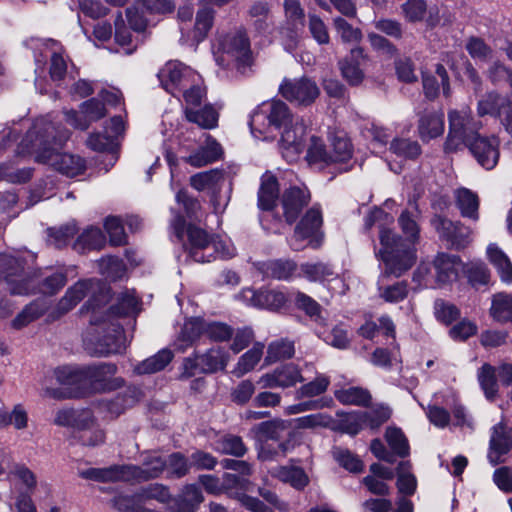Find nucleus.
Instances as JSON below:
<instances>
[{
    "instance_id": "f257e3e1",
    "label": "nucleus",
    "mask_w": 512,
    "mask_h": 512,
    "mask_svg": "<svg viewBox=\"0 0 512 512\" xmlns=\"http://www.w3.org/2000/svg\"><path fill=\"white\" fill-rule=\"evenodd\" d=\"M89 293H92L89 299L96 298L93 304L98 305L107 314H111L115 321L117 316H128L137 313L138 299L132 292L121 293L117 299V305L106 308L105 306L110 299V289L99 280L88 279L79 280L67 289L53 311L54 318L71 311Z\"/></svg>"
},
{
    "instance_id": "f03ea898",
    "label": "nucleus",
    "mask_w": 512,
    "mask_h": 512,
    "mask_svg": "<svg viewBox=\"0 0 512 512\" xmlns=\"http://www.w3.org/2000/svg\"><path fill=\"white\" fill-rule=\"evenodd\" d=\"M94 301L95 297L89 299L81 308L82 314L89 315V328L84 339L85 349L95 356L121 353L125 348L122 327L111 314H107L98 305L95 306Z\"/></svg>"
},
{
    "instance_id": "7ed1b4c3",
    "label": "nucleus",
    "mask_w": 512,
    "mask_h": 512,
    "mask_svg": "<svg viewBox=\"0 0 512 512\" xmlns=\"http://www.w3.org/2000/svg\"><path fill=\"white\" fill-rule=\"evenodd\" d=\"M68 138L67 131L60 132L55 125H47L43 132H38V148L34 152V160L47 164L68 177H75L83 173L86 168L83 158L59 152V149Z\"/></svg>"
},
{
    "instance_id": "20e7f679",
    "label": "nucleus",
    "mask_w": 512,
    "mask_h": 512,
    "mask_svg": "<svg viewBox=\"0 0 512 512\" xmlns=\"http://www.w3.org/2000/svg\"><path fill=\"white\" fill-rule=\"evenodd\" d=\"M382 248L379 256L384 263L382 278L400 277L415 264L417 256L414 246L406 244L402 237L391 229H382L379 236Z\"/></svg>"
},
{
    "instance_id": "39448f33",
    "label": "nucleus",
    "mask_w": 512,
    "mask_h": 512,
    "mask_svg": "<svg viewBox=\"0 0 512 512\" xmlns=\"http://www.w3.org/2000/svg\"><path fill=\"white\" fill-rule=\"evenodd\" d=\"M294 119L289 107L281 100L262 104L251 115L249 126L255 138L268 140L276 137L275 132Z\"/></svg>"
},
{
    "instance_id": "423d86ee",
    "label": "nucleus",
    "mask_w": 512,
    "mask_h": 512,
    "mask_svg": "<svg viewBox=\"0 0 512 512\" xmlns=\"http://www.w3.org/2000/svg\"><path fill=\"white\" fill-rule=\"evenodd\" d=\"M449 132L445 142V151H456L462 144L467 145L479 136L482 122L476 119L471 109L464 106L448 112Z\"/></svg>"
},
{
    "instance_id": "0eeeda50",
    "label": "nucleus",
    "mask_w": 512,
    "mask_h": 512,
    "mask_svg": "<svg viewBox=\"0 0 512 512\" xmlns=\"http://www.w3.org/2000/svg\"><path fill=\"white\" fill-rule=\"evenodd\" d=\"M25 259L9 253L0 254V278L6 283V289L12 296H29L32 280L25 270Z\"/></svg>"
},
{
    "instance_id": "6e6552de",
    "label": "nucleus",
    "mask_w": 512,
    "mask_h": 512,
    "mask_svg": "<svg viewBox=\"0 0 512 512\" xmlns=\"http://www.w3.org/2000/svg\"><path fill=\"white\" fill-rule=\"evenodd\" d=\"M25 259L9 253L0 254V278L6 283V289L12 296H29L32 280L25 270Z\"/></svg>"
},
{
    "instance_id": "1a4fd4ad",
    "label": "nucleus",
    "mask_w": 512,
    "mask_h": 512,
    "mask_svg": "<svg viewBox=\"0 0 512 512\" xmlns=\"http://www.w3.org/2000/svg\"><path fill=\"white\" fill-rule=\"evenodd\" d=\"M220 66H229L232 63L247 65L250 62L251 50L249 39L244 32L237 31L224 36L219 43L215 54Z\"/></svg>"
},
{
    "instance_id": "9d476101",
    "label": "nucleus",
    "mask_w": 512,
    "mask_h": 512,
    "mask_svg": "<svg viewBox=\"0 0 512 512\" xmlns=\"http://www.w3.org/2000/svg\"><path fill=\"white\" fill-rule=\"evenodd\" d=\"M229 354L223 347H212L205 353L186 358L182 376L192 377L197 373H215L224 370L229 362Z\"/></svg>"
},
{
    "instance_id": "9b49d317",
    "label": "nucleus",
    "mask_w": 512,
    "mask_h": 512,
    "mask_svg": "<svg viewBox=\"0 0 512 512\" xmlns=\"http://www.w3.org/2000/svg\"><path fill=\"white\" fill-rule=\"evenodd\" d=\"M158 78L162 87L176 96L183 88L199 80V74L178 61H169L158 72Z\"/></svg>"
},
{
    "instance_id": "f8f14e48",
    "label": "nucleus",
    "mask_w": 512,
    "mask_h": 512,
    "mask_svg": "<svg viewBox=\"0 0 512 512\" xmlns=\"http://www.w3.org/2000/svg\"><path fill=\"white\" fill-rule=\"evenodd\" d=\"M279 92L289 102L302 106L311 105L320 95L317 83L308 77L284 79Z\"/></svg>"
},
{
    "instance_id": "ddd939ff",
    "label": "nucleus",
    "mask_w": 512,
    "mask_h": 512,
    "mask_svg": "<svg viewBox=\"0 0 512 512\" xmlns=\"http://www.w3.org/2000/svg\"><path fill=\"white\" fill-rule=\"evenodd\" d=\"M231 0H203L202 8L196 14L195 23L192 29L181 25L182 40L197 45L203 41L213 25L214 14L212 6L221 7Z\"/></svg>"
},
{
    "instance_id": "4468645a",
    "label": "nucleus",
    "mask_w": 512,
    "mask_h": 512,
    "mask_svg": "<svg viewBox=\"0 0 512 512\" xmlns=\"http://www.w3.org/2000/svg\"><path fill=\"white\" fill-rule=\"evenodd\" d=\"M117 366L113 363H99L81 368L83 379L89 381L96 391H112L124 385L122 378H115Z\"/></svg>"
},
{
    "instance_id": "2eb2a0df",
    "label": "nucleus",
    "mask_w": 512,
    "mask_h": 512,
    "mask_svg": "<svg viewBox=\"0 0 512 512\" xmlns=\"http://www.w3.org/2000/svg\"><path fill=\"white\" fill-rule=\"evenodd\" d=\"M430 222L439 237L452 248H465L471 241V230L458 221L453 222L443 216L435 215Z\"/></svg>"
},
{
    "instance_id": "dca6fc26",
    "label": "nucleus",
    "mask_w": 512,
    "mask_h": 512,
    "mask_svg": "<svg viewBox=\"0 0 512 512\" xmlns=\"http://www.w3.org/2000/svg\"><path fill=\"white\" fill-rule=\"evenodd\" d=\"M281 133V148L283 156L289 161H293L304 150V137L306 126L303 119L296 117L292 123L284 126Z\"/></svg>"
},
{
    "instance_id": "f3484780",
    "label": "nucleus",
    "mask_w": 512,
    "mask_h": 512,
    "mask_svg": "<svg viewBox=\"0 0 512 512\" xmlns=\"http://www.w3.org/2000/svg\"><path fill=\"white\" fill-rule=\"evenodd\" d=\"M512 450V427L500 422L491 428L487 458L490 464L504 462V456Z\"/></svg>"
},
{
    "instance_id": "a211bd4d",
    "label": "nucleus",
    "mask_w": 512,
    "mask_h": 512,
    "mask_svg": "<svg viewBox=\"0 0 512 512\" xmlns=\"http://www.w3.org/2000/svg\"><path fill=\"white\" fill-rule=\"evenodd\" d=\"M322 222L323 219L320 209L313 206L296 225L294 231L295 240L301 241L310 239L309 245L314 249L318 248L323 239V233L320 231Z\"/></svg>"
},
{
    "instance_id": "6ab92c4d",
    "label": "nucleus",
    "mask_w": 512,
    "mask_h": 512,
    "mask_svg": "<svg viewBox=\"0 0 512 512\" xmlns=\"http://www.w3.org/2000/svg\"><path fill=\"white\" fill-rule=\"evenodd\" d=\"M166 460L157 453L147 454L141 466L125 465L127 481H147L158 478L166 468Z\"/></svg>"
},
{
    "instance_id": "aec40b11",
    "label": "nucleus",
    "mask_w": 512,
    "mask_h": 512,
    "mask_svg": "<svg viewBox=\"0 0 512 512\" xmlns=\"http://www.w3.org/2000/svg\"><path fill=\"white\" fill-rule=\"evenodd\" d=\"M310 199V192L305 187L294 186L284 191L281 204L284 217L289 224L297 220L304 207L309 204Z\"/></svg>"
},
{
    "instance_id": "412c9836",
    "label": "nucleus",
    "mask_w": 512,
    "mask_h": 512,
    "mask_svg": "<svg viewBox=\"0 0 512 512\" xmlns=\"http://www.w3.org/2000/svg\"><path fill=\"white\" fill-rule=\"evenodd\" d=\"M421 218V211L415 199H409L408 208L403 210L398 217V225L404 235V242L414 246L420 240V226L419 219Z\"/></svg>"
},
{
    "instance_id": "4be33fe9",
    "label": "nucleus",
    "mask_w": 512,
    "mask_h": 512,
    "mask_svg": "<svg viewBox=\"0 0 512 512\" xmlns=\"http://www.w3.org/2000/svg\"><path fill=\"white\" fill-rule=\"evenodd\" d=\"M478 163L487 170L494 168L499 160V143L494 137L480 135L467 144Z\"/></svg>"
},
{
    "instance_id": "5701e85b",
    "label": "nucleus",
    "mask_w": 512,
    "mask_h": 512,
    "mask_svg": "<svg viewBox=\"0 0 512 512\" xmlns=\"http://www.w3.org/2000/svg\"><path fill=\"white\" fill-rule=\"evenodd\" d=\"M14 485L17 490L15 507L18 512H32L31 501V472L22 466L15 467L13 471Z\"/></svg>"
},
{
    "instance_id": "b1692460",
    "label": "nucleus",
    "mask_w": 512,
    "mask_h": 512,
    "mask_svg": "<svg viewBox=\"0 0 512 512\" xmlns=\"http://www.w3.org/2000/svg\"><path fill=\"white\" fill-rule=\"evenodd\" d=\"M189 256L198 263H207L208 248L211 246L212 237H210L203 229L189 225L186 229Z\"/></svg>"
},
{
    "instance_id": "393cba45",
    "label": "nucleus",
    "mask_w": 512,
    "mask_h": 512,
    "mask_svg": "<svg viewBox=\"0 0 512 512\" xmlns=\"http://www.w3.org/2000/svg\"><path fill=\"white\" fill-rule=\"evenodd\" d=\"M81 110L84 116L78 114L76 111H68L65 114L66 121L81 130L87 129L90 121L99 120L105 115L104 104L94 98L84 102L81 106Z\"/></svg>"
},
{
    "instance_id": "a878e982",
    "label": "nucleus",
    "mask_w": 512,
    "mask_h": 512,
    "mask_svg": "<svg viewBox=\"0 0 512 512\" xmlns=\"http://www.w3.org/2000/svg\"><path fill=\"white\" fill-rule=\"evenodd\" d=\"M365 60L364 51L360 47L351 49L350 53L339 61L342 77L353 86L359 85L364 79L361 65Z\"/></svg>"
},
{
    "instance_id": "bb28decb",
    "label": "nucleus",
    "mask_w": 512,
    "mask_h": 512,
    "mask_svg": "<svg viewBox=\"0 0 512 512\" xmlns=\"http://www.w3.org/2000/svg\"><path fill=\"white\" fill-rule=\"evenodd\" d=\"M436 271V282L438 285H445L458 278L462 269L460 258L455 255L439 254L434 260Z\"/></svg>"
},
{
    "instance_id": "cd10ccee",
    "label": "nucleus",
    "mask_w": 512,
    "mask_h": 512,
    "mask_svg": "<svg viewBox=\"0 0 512 512\" xmlns=\"http://www.w3.org/2000/svg\"><path fill=\"white\" fill-rule=\"evenodd\" d=\"M512 105V101L496 91L487 92L477 102L478 116L490 115L500 118L504 111Z\"/></svg>"
},
{
    "instance_id": "c85d7f7f",
    "label": "nucleus",
    "mask_w": 512,
    "mask_h": 512,
    "mask_svg": "<svg viewBox=\"0 0 512 512\" xmlns=\"http://www.w3.org/2000/svg\"><path fill=\"white\" fill-rule=\"evenodd\" d=\"M418 130L423 140L442 135L444 131V113L442 111L425 112L419 119Z\"/></svg>"
},
{
    "instance_id": "c756f323",
    "label": "nucleus",
    "mask_w": 512,
    "mask_h": 512,
    "mask_svg": "<svg viewBox=\"0 0 512 512\" xmlns=\"http://www.w3.org/2000/svg\"><path fill=\"white\" fill-rule=\"evenodd\" d=\"M78 474L83 479L98 482L127 481L125 465H113L107 468H89L79 471Z\"/></svg>"
},
{
    "instance_id": "7c9ffc66",
    "label": "nucleus",
    "mask_w": 512,
    "mask_h": 512,
    "mask_svg": "<svg viewBox=\"0 0 512 512\" xmlns=\"http://www.w3.org/2000/svg\"><path fill=\"white\" fill-rule=\"evenodd\" d=\"M279 197V187L275 176L265 173L261 178L258 191V207L261 210H272Z\"/></svg>"
},
{
    "instance_id": "2f4dec72",
    "label": "nucleus",
    "mask_w": 512,
    "mask_h": 512,
    "mask_svg": "<svg viewBox=\"0 0 512 512\" xmlns=\"http://www.w3.org/2000/svg\"><path fill=\"white\" fill-rule=\"evenodd\" d=\"M203 501L201 489L195 484H187L175 498L176 512H196Z\"/></svg>"
},
{
    "instance_id": "473e14b6",
    "label": "nucleus",
    "mask_w": 512,
    "mask_h": 512,
    "mask_svg": "<svg viewBox=\"0 0 512 512\" xmlns=\"http://www.w3.org/2000/svg\"><path fill=\"white\" fill-rule=\"evenodd\" d=\"M201 336H205V319L200 317L189 318L185 321L177 338L178 348L184 351Z\"/></svg>"
},
{
    "instance_id": "72a5a7b5",
    "label": "nucleus",
    "mask_w": 512,
    "mask_h": 512,
    "mask_svg": "<svg viewBox=\"0 0 512 512\" xmlns=\"http://www.w3.org/2000/svg\"><path fill=\"white\" fill-rule=\"evenodd\" d=\"M185 115L189 122L197 124L203 129H213L217 126L218 113L209 104L197 108H185Z\"/></svg>"
},
{
    "instance_id": "f704fd0d",
    "label": "nucleus",
    "mask_w": 512,
    "mask_h": 512,
    "mask_svg": "<svg viewBox=\"0 0 512 512\" xmlns=\"http://www.w3.org/2000/svg\"><path fill=\"white\" fill-rule=\"evenodd\" d=\"M300 275L310 282L331 280L336 275L333 267L325 262H306L300 265Z\"/></svg>"
},
{
    "instance_id": "c9c22d12",
    "label": "nucleus",
    "mask_w": 512,
    "mask_h": 512,
    "mask_svg": "<svg viewBox=\"0 0 512 512\" xmlns=\"http://www.w3.org/2000/svg\"><path fill=\"white\" fill-rule=\"evenodd\" d=\"M249 292L252 294V304L260 308L278 310L282 308L287 302V297L281 291L260 290L258 292H254L249 290Z\"/></svg>"
},
{
    "instance_id": "e433bc0d",
    "label": "nucleus",
    "mask_w": 512,
    "mask_h": 512,
    "mask_svg": "<svg viewBox=\"0 0 512 512\" xmlns=\"http://www.w3.org/2000/svg\"><path fill=\"white\" fill-rule=\"evenodd\" d=\"M173 359L172 351L163 349L134 367V373L138 375L152 374L164 369Z\"/></svg>"
},
{
    "instance_id": "4c0bfd02",
    "label": "nucleus",
    "mask_w": 512,
    "mask_h": 512,
    "mask_svg": "<svg viewBox=\"0 0 512 512\" xmlns=\"http://www.w3.org/2000/svg\"><path fill=\"white\" fill-rule=\"evenodd\" d=\"M487 255L491 264L497 269L500 279L505 283H511L512 264L507 255L495 244L488 246Z\"/></svg>"
},
{
    "instance_id": "58836bf2",
    "label": "nucleus",
    "mask_w": 512,
    "mask_h": 512,
    "mask_svg": "<svg viewBox=\"0 0 512 512\" xmlns=\"http://www.w3.org/2000/svg\"><path fill=\"white\" fill-rule=\"evenodd\" d=\"M490 315L499 323L511 322L512 295L504 292L495 294L492 298Z\"/></svg>"
},
{
    "instance_id": "ea45409f",
    "label": "nucleus",
    "mask_w": 512,
    "mask_h": 512,
    "mask_svg": "<svg viewBox=\"0 0 512 512\" xmlns=\"http://www.w3.org/2000/svg\"><path fill=\"white\" fill-rule=\"evenodd\" d=\"M105 245V236L97 227L85 229L74 243V249L80 253L85 250H99Z\"/></svg>"
},
{
    "instance_id": "a19ab883",
    "label": "nucleus",
    "mask_w": 512,
    "mask_h": 512,
    "mask_svg": "<svg viewBox=\"0 0 512 512\" xmlns=\"http://www.w3.org/2000/svg\"><path fill=\"white\" fill-rule=\"evenodd\" d=\"M250 21L259 33L266 32L272 25L270 6L267 2L257 1L248 10Z\"/></svg>"
},
{
    "instance_id": "79ce46f5",
    "label": "nucleus",
    "mask_w": 512,
    "mask_h": 512,
    "mask_svg": "<svg viewBox=\"0 0 512 512\" xmlns=\"http://www.w3.org/2000/svg\"><path fill=\"white\" fill-rule=\"evenodd\" d=\"M263 350L264 345L262 343H255L251 349H249L239 358L235 368L232 371L234 376L239 378L252 371L262 358Z\"/></svg>"
},
{
    "instance_id": "37998d69",
    "label": "nucleus",
    "mask_w": 512,
    "mask_h": 512,
    "mask_svg": "<svg viewBox=\"0 0 512 512\" xmlns=\"http://www.w3.org/2000/svg\"><path fill=\"white\" fill-rule=\"evenodd\" d=\"M288 423L285 420L274 419L261 422L251 429V433L258 439L279 440L282 433L287 430Z\"/></svg>"
},
{
    "instance_id": "c03bdc74",
    "label": "nucleus",
    "mask_w": 512,
    "mask_h": 512,
    "mask_svg": "<svg viewBox=\"0 0 512 512\" xmlns=\"http://www.w3.org/2000/svg\"><path fill=\"white\" fill-rule=\"evenodd\" d=\"M335 398L345 405L366 406L371 401L368 390L361 387H348L334 392Z\"/></svg>"
},
{
    "instance_id": "a18cd8bd",
    "label": "nucleus",
    "mask_w": 512,
    "mask_h": 512,
    "mask_svg": "<svg viewBox=\"0 0 512 512\" xmlns=\"http://www.w3.org/2000/svg\"><path fill=\"white\" fill-rule=\"evenodd\" d=\"M456 203L461 211L462 216L478 219V196L466 188H461L456 191Z\"/></svg>"
},
{
    "instance_id": "49530a36",
    "label": "nucleus",
    "mask_w": 512,
    "mask_h": 512,
    "mask_svg": "<svg viewBox=\"0 0 512 512\" xmlns=\"http://www.w3.org/2000/svg\"><path fill=\"white\" fill-rule=\"evenodd\" d=\"M296 264L290 260H272L262 264V272L278 280L288 279L295 271Z\"/></svg>"
},
{
    "instance_id": "de8ad7c7",
    "label": "nucleus",
    "mask_w": 512,
    "mask_h": 512,
    "mask_svg": "<svg viewBox=\"0 0 512 512\" xmlns=\"http://www.w3.org/2000/svg\"><path fill=\"white\" fill-rule=\"evenodd\" d=\"M478 381L485 396L492 400L496 397L498 392V377L496 368L490 364H483L478 371Z\"/></svg>"
},
{
    "instance_id": "09e8293b",
    "label": "nucleus",
    "mask_w": 512,
    "mask_h": 512,
    "mask_svg": "<svg viewBox=\"0 0 512 512\" xmlns=\"http://www.w3.org/2000/svg\"><path fill=\"white\" fill-rule=\"evenodd\" d=\"M136 498L140 504L150 500H156L159 503H168L171 499V494L167 486L160 483H153L140 488L136 492Z\"/></svg>"
},
{
    "instance_id": "8fccbe9b",
    "label": "nucleus",
    "mask_w": 512,
    "mask_h": 512,
    "mask_svg": "<svg viewBox=\"0 0 512 512\" xmlns=\"http://www.w3.org/2000/svg\"><path fill=\"white\" fill-rule=\"evenodd\" d=\"M49 45L51 49L49 75L53 81H61L67 74V60L58 51L57 42L49 40Z\"/></svg>"
},
{
    "instance_id": "3c124183",
    "label": "nucleus",
    "mask_w": 512,
    "mask_h": 512,
    "mask_svg": "<svg viewBox=\"0 0 512 512\" xmlns=\"http://www.w3.org/2000/svg\"><path fill=\"white\" fill-rule=\"evenodd\" d=\"M293 354V342L283 339L277 340L269 344L265 363L269 365L283 359L291 358Z\"/></svg>"
},
{
    "instance_id": "603ef678",
    "label": "nucleus",
    "mask_w": 512,
    "mask_h": 512,
    "mask_svg": "<svg viewBox=\"0 0 512 512\" xmlns=\"http://www.w3.org/2000/svg\"><path fill=\"white\" fill-rule=\"evenodd\" d=\"M277 476L281 481L289 483L298 490L304 489L309 483L307 474L299 467H281L278 470Z\"/></svg>"
},
{
    "instance_id": "864d4df0",
    "label": "nucleus",
    "mask_w": 512,
    "mask_h": 512,
    "mask_svg": "<svg viewBox=\"0 0 512 512\" xmlns=\"http://www.w3.org/2000/svg\"><path fill=\"white\" fill-rule=\"evenodd\" d=\"M397 488L401 494L413 495L416 491L417 480L414 474L410 472L409 462H400L397 467Z\"/></svg>"
},
{
    "instance_id": "5fc2aeb1",
    "label": "nucleus",
    "mask_w": 512,
    "mask_h": 512,
    "mask_svg": "<svg viewBox=\"0 0 512 512\" xmlns=\"http://www.w3.org/2000/svg\"><path fill=\"white\" fill-rule=\"evenodd\" d=\"M409 291L408 283L406 281H399L391 285L380 286L379 296L385 302L398 303L408 297Z\"/></svg>"
},
{
    "instance_id": "6e6d98bb",
    "label": "nucleus",
    "mask_w": 512,
    "mask_h": 512,
    "mask_svg": "<svg viewBox=\"0 0 512 512\" xmlns=\"http://www.w3.org/2000/svg\"><path fill=\"white\" fill-rule=\"evenodd\" d=\"M180 93L185 100V108L200 107L206 99V89L202 85L200 76L199 80H195L190 86L183 88Z\"/></svg>"
},
{
    "instance_id": "4d7b16f0",
    "label": "nucleus",
    "mask_w": 512,
    "mask_h": 512,
    "mask_svg": "<svg viewBox=\"0 0 512 512\" xmlns=\"http://www.w3.org/2000/svg\"><path fill=\"white\" fill-rule=\"evenodd\" d=\"M385 438L390 448L400 457H406L409 454V444L401 429L388 427L385 432Z\"/></svg>"
},
{
    "instance_id": "13d9d810",
    "label": "nucleus",
    "mask_w": 512,
    "mask_h": 512,
    "mask_svg": "<svg viewBox=\"0 0 512 512\" xmlns=\"http://www.w3.org/2000/svg\"><path fill=\"white\" fill-rule=\"evenodd\" d=\"M67 278L62 272H53L49 275L42 276L37 283L40 293L45 295H53L57 293L65 284Z\"/></svg>"
},
{
    "instance_id": "bf43d9fd",
    "label": "nucleus",
    "mask_w": 512,
    "mask_h": 512,
    "mask_svg": "<svg viewBox=\"0 0 512 512\" xmlns=\"http://www.w3.org/2000/svg\"><path fill=\"white\" fill-rule=\"evenodd\" d=\"M333 26L337 35L344 43H359L362 40V31L359 28L353 27L342 17H335L333 19Z\"/></svg>"
},
{
    "instance_id": "052dcab7",
    "label": "nucleus",
    "mask_w": 512,
    "mask_h": 512,
    "mask_svg": "<svg viewBox=\"0 0 512 512\" xmlns=\"http://www.w3.org/2000/svg\"><path fill=\"white\" fill-rule=\"evenodd\" d=\"M362 414L365 415V427L376 430L390 419L391 409L388 406L378 405L368 411H362Z\"/></svg>"
},
{
    "instance_id": "680f3d73",
    "label": "nucleus",
    "mask_w": 512,
    "mask_h": 512,
    "mask_svg": "<svg viewBox=\"0 0 512 512\" xmlns=\"http://www.w3.org/2000/svg\"><path fill=\"white\" fill-rule=\"evenodd\" d=\"M284 11L288 24L294 30L304 27L305 12L299 0H284Z\"/></svg>"
},
{
    "instance_id": "e2e57ef3",
    "label": "nucleus",
    "mask_w": 512,
    "mask_h": 512,
    "mask_svg": "<svg viewBox=\"0 0 512 512\" xmlns=\"http://www.w3.org/2000/svg\"><path fill=\"white\" fill-rule=\"evenodd\" d=\"M217 450L223 454L242 457L247 452V448L241 437L236 435H227L217 442Z\"/></svg>"
},
{
    "instance_id": "0e129e2a",
    "label": "nucleus",
    "mask_w": 512,
    "mask_h": 512,
    "mask_svg": "<svg viewBox=\"0 0 512 512\" xmlns=\"http://www.w3.org/2000/svg\"><path fill=\"white\" fill-rule=\"evenodd\" d=\"M364 417L365 415L362 414V411L343 414L338 422V429L342 432L356 435L360 430L366 428Z\"/></svg>"
},
{
    "instance_id": "69168bd1",
    "label": "nucleus",
    "mask_w": 512,
    "mask_h": 512,
    "mask_svg": "<svg viewBox=\"0 0 512 512\" xmlns=\"http://www.w3.org/2000/svg\"><path fill=\"white\" fill-rule=\"evenodd\" d=\"M205 336L214 342H225L232 338L233 329L223 322L205 320Z\"/></svg>"
},
{
    "instance_id": "338daca9",
    "label": "nucleus",
    "mask_w": 512,
    "mask_h": 512,
    "mask_svg": "<svg viewBox=\"0 0 512 512\" xmlns=\"http://www.w3.org/2000/svg\"><path fill=\"white\" fill-rule=\"evenodd\" d=\"M279 378V388H289L295 386L298 382H303L301 371L294 364H286L276 369Z\"/></svg>"
},
{
    "instance_id": "774afa93",
    "label": "nucleus",
    "mask_w": 512,
    "mask_h": 512,
    "mask_svg": "<svg viewBox=\"0 0 512 512\" xmlns=\"http://www.w3.org/2000/svg\"><path fill=\"white\" fill-rule=\"evenodd\" d=\"M465 47L469 55L474 59L486 62L493 57L492 48L488 46L481 38H469Z\"/></svg>"
}]
</instances>
